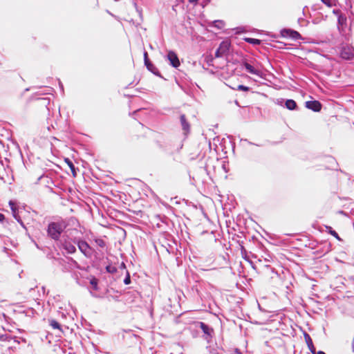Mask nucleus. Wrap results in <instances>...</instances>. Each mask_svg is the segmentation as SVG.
I'll return each mask as SVG.
<instances>
[{
	"instance_id": "1",
	"label": "nucleus",
	"mask_w": 354,
	"mask_h": 354,
	"mask_svg": "<svg viewBox=\"0 0 354 354\" xmlns=\"http://www.w3.org/2000/svg\"><path fill=\"white\" fill-rule=\"evenodd\" d=\"M67 226V222L62 218H58L56 221H50L48 224L46 229L47 236L50 239L57 241L59 240L62 234Z\"/></svg>"
},
{
	"instance_id": "2",
	"label": "nucleus",
	"mask_w": 354,
	"mask_h": 354,
	"mask_svg": "<svg viewBox=\"0 0 354 354\" xmlns=\"http://www.w3.org/2000/svg\"><path fill=\"white\" fill-rule=\"evenodd\" d=\"M74 244H76L80 251L86 257H91L93 252V249L88 245V243L83 240L82 238H74Z\"/></svg>"
},
{
	"instance_id": "3",
	"label": "nucleus",
	"mask_w": 354,
	"mask_h": 354,
	"mask_svg": "<svg viewBox=\"0 0 354 354\" xmlns=\"http://www.w3.org/2000/svg\"><path fill=\"white\" fill-rule=\"evenodd\" d=\"M197 324L205 335V339L209 342L213 337L214 329L203 322H198Z\"/></svg>"
},
{
	"instance_id": "4",
	"label": "nucleus",
	"mask_w": 354,
	"mask_h": 354,
	"mask_svg": "<svg viewBox=\"0 0 354 354\" xmlns=\"http://www.w3.org/2000/svg\"><path fill=\"white\" fill-rule=\"evenodd\" d=\"M230 42L228 41H223L215 52L216 57H222L227 54L230 50Z\"/></svg>"
},
{
	"instance_id": "5",
	"label": "nucleus",
	"mask_w": 354,
	"mask_h": 354,
	"mask_svg": "<svg viewBox=\"0 0 354 354\" xmlns=\"http://www.w3.org/2000/svg\"><path fill=\"white\" fill-rule=\"evenodd\" d=\"M167 58L169 60L170 65L174 68H176L180 65L178 57L174 51L169 50L167 55Z\"/></svg>"
},
{
	"instance_id": "6",
	"label": "nucleus",
	"mask_w": 354,
	"mask_h": 354,
	"mask_svg": "<svg viewBox=\"0 0 354 354\" xmlns=\"http://www.w3.org/2000/svg\"><path fill=\"white\" fill-rule=\"evenodd\" d=\"M305 106L314 112H319L322 110V104L318 100H310L305 102Z\"/></svg>"
},
{
	"instance_id": "7",
	"label": "nucleus",
	"mask_w": 354,
	"mask_h": 354,
	"mask_svg": "<svg viewBox=\"0 0 354 354\" xmlns=\"http://www.w3.org/2000/svg\"><path fill=\"white\" fill-rule=\"evenodd\" d=\"M241 66L246 70V71L248 73L256 75L259 77H262V73L255 68L253 66H252L250 63H248L247 61H243Z\"/></svg>"
},
{
	"instance_id": "8",
	"label": "nucleus",
	"mask_w": 354,
	"mask_h": 354,
	"mask_svg": "<svg viewBox=\"0 0 354 354\" xmlns=\"http://www.w3.org/2000/svg\"><path fill=\"white\" fill-rule=\"evenodd\" d=\"M180 122L183 131V134L187 136L190 131V124L185 114H180Z\"/></svg>"
},
{
	"instance_id": "9",
	"label": "nucleus",
	"mask_w": 354,
	"mask_h": 354,
	"mask_svg": "<svg viewBox=\"0 0 354 354\" xmlns=\"http://www.w3.org/2000/svg\"><path fill=\"white\" fill-rule=\"evenodd\" d=\"M126 300L129 304L133 303L139 299L140 294L138 291L133 290L126 293Z\"/></svg>"
},
{
	"instance_id": "10",
	"label": "nucleus",
	"mask_w": 354,
	"mask_h": 354,
	"mask_svg": "<svg viewBox=\"0 0 354 354\" xmlns=\"http://www.w3.org/2000/svg\"><path fill=\"white\" fill-rule=\"evenodd\" d=\"M75 244L74 243H71L70 241H65L63 244V248L65 250L68 254H73L76 252Z\"/></svg>"
},
{
	"instance_id": "11",
	"label": "nucleus",
	"mask_w": 354,
	"mask_h": 354,
	"mask_svg": "<svg viewBox=\"0 0 354 354\" xmlns=\"http://www.w3.org/2000/svg\"><path fill=\"white\" fill-rule=\"evenodd\" d=\"M145 65L148 71L154 74L156 76L161 77V75L158 69L153 65V64L149 60L147 62H145Z\"/></svg>"
},
{
	"instance_id": "12",
	"label": "nucleus",
	"mask_w": 354,
	"mask_h": 354,
	"mask_svg": "<svg viewBox=\"0 0 354 354\" xmlns=\"http://www.w3.org/2000/svg\"><path fill=\"white\" fill-rule=\"evenodd\" d=\"M304 339H305V341L308 346V349L310 350V351L311 353H313V351H315V347L314 346L313 340H312L310 335L308 333H307L306 332H304Z\"/></svg>"
},
{
	"instance_id": "13",
	"label": "nucleus",
	"mask_w": 354,
	"mask_h": 354,
	"mask_svg": "<svg viewBox=\"0 0 354 354\" xmlns=\"http://www.w3.org/2000/svg\"><path fill=\"white\" fill-rule=\"evenodd\" d=\"M342 58L347 60H350L353 57V53L350 50L349 48H342L340 52Z\"/></svg>"
},
{
	"instance_id": "14",
	"label": "nucleus",
	"mask_w": 354,
	"mask_h": 354,
	"mask_svg": "<svg viewBox=\"0 0 354 354\" xmlns=\"http://www.w3.org/2000/svg\"><path fill=\"white\" fill-rule=\"evenodd\" d=\"M285 107L290 111L297 110L298 109L297 102L292 99H288L285 101Z\"/></svg>"
},
{
	"instance_id": "15",
	"label": "nucleus",
	"mask_w": 354,
	"mask_h": 354,
	"mask_svg": "<svg viewBox=\"0 0 354 354\" xmlns=\"http://www.w3.org/2000/svg\"><path fill=\"white\" fill-rule=\"evenodd\" d=\"M326 232L330 234V235H332L333 236H334L336 239H337L338 241H342V239L339 237V234H337V232L334 230L332 227L330 226H326Z\"/></svg>"
},
{
	"instance_id": "16",
	"label": "nucleus",
	"mask_w": 354,
	"mask_h": 354,
	"mask_svg": "<svg viewBox=\"0 0 354 354\" xmlns=\"http://www.w3.org/2000/svg\"><path fill=\"white\" fill-rule=\"evenodd\" d=\"M225 26V23L222 20H214L212 23V26L216 28L218 30H221Z\"/></svg>"
},
{
	"instance_id": "17",
	"label": "nucleus",
	"mask_w": 354,
	"mask_h": 354,
	"mask_svg": "<svg viewBox=\"0 0 354 354\" xmlns=\"http://www.w3.org/2000/svg\"><path fill=\"white\" fill-rule=\"evenodd\" d=\"M244 40L247 43L254 45V46L259 45L261 43V41L260 39H256V38L245 37L244 39Z\"/></svg>"
},
{
	"instance_id": "18",
	"label": "nucleus",
	"mask_w": 354,
	"mask_h": 354,
	"mask_svg": "<svg viewBox=\"0 0 354 354\" xmlns=\"http://www.w3.org/2000/svg\"><path fill=\"white\" fill-rule=\"evenodd\" d=\"M289 37L294 39V40H298L299 39H301V36L300 33L295 30L290 29V33L289 35Z\"/></svg>"
},
{
	"instance_id": "19",
	"label": "nucleus",
	"mask_w": 354,
	"mask_h": 354,
	"mask_svg": "<svg viewBox=\"0 0 354 354\" xmlns=\"http://www.w3.org/2000/svg\"><path fill=\"white\" fill-rule=\"evenodd\" d=\"M105 269L108 273H111V274L116 272L118 270L117 268L111 264L107 265L106 266Z\"/></svg>"
},
{
	"instance_id": "20",
	"label": "nucleus",
	"mask_w": 354,
	"mask_h": 354,
	"mask_svg": "<svg viewBox=\"0 0 354 354\" xmlns=\"http://www.w3.org/2000/svg\"><path fill=\"white\" fill-rule=\"evenodd\" d=\"M38 100L41 102V104L44 105L46 107H48V106L50 104V100L49 97H38L37 98Z\"/></svg>"
},
{
	"instance_id": "21",
	"label": "nucleus",
	"mask_w": 354,
	"mask_h": 354,
	"mask_svg": "<svg viewBox=\"0 0 354 354\" xmlns=\"http://www.w3.org/2000/svg\"><path fill=\"white\" fill-rule=\"evenodd\" d=\"M65 162L67 163V165L70 167L71 171L73 172V176H75V165H73V163L72 162V161L71 160H69L68 158H66Z\"/></svg>"
},
{
	"instance_id": "22",
	"label": "nucleus",
	"mask_w": 354,
	"mask_h": 354,
	"mask_svg": "<svg viewBox=\"0 0 354 354\" xmlns=\"http://www.w3.org/2000/svg\"><path fill=\"white\" fill-rule=\"evenodd\" d=\"M50 325L54 328V329H61V325L60 324L57 322L55 319H50L49 320Z\"/></svg>"
},
{
	"instance_id": "23",
	"label": "nucleus",
	"mask_w": 354,
	"mask_h": 354,
	"mask_svg": "<svg viewBox=\"0 0 354 354\" xmlns=\"http://www.w3.org/2000/svg\"><path fill=\"white\" fill-rule=\"evenodd\" d=\"M12 339V337L8 334L0 335V340L2 342H10Z\"/></svg>"
},
{
	"instance_id": "24",
	"label": "nucleus",
	"mask_w": 354,
	"mask_h": 354,
	"mask_svg": "<svg viewBox=\"0 0 354 354\" xmlns=\"http://www.w3.org/2000/svg\"><path fill=\"white\" fill-rule=\"evenodd\" d=\"M337 22L339 25H344L346 22V17L344 15L342 14L337 17Z\"/></svg>"
},
{
	"instance_id": "25",
	"label": "nucleus",
	"mask_w": 354,
	"mask_h": 354,
	"mask_svg": "<svg viewBox=\"0 0 354 354\" xmlns=\"http://www.w3.org/2000/svg\"><path fill=\"white\" fill-rule=\"evenodd\" d=\"M95 242L99 247L102 248H104L106 246V243L102 239H95Z\"/></svg>"
},
{
	"instance_id": "26",
	"label": "nucleus",
	"mask_w": 354,
	"mask_h": 354,
	"mask_svg": "<svg viewBox=\"0 0 354 354\" xmlns=\"http://www.w3.org/2000/svg\"><path fill=\"white\" fill-rule=\"evenodd\" d=\"M281 35L283 37H289V35L290 33V29L289 28H283L281 32Z\"/></svg>"
},
{
	"instance_id": "27",
	"label": "nucleus",
	"mask_w": 354,
	"mask_h": 354,
	"mask_svg": "<svg viewBox=\"0 0 354 354\" xmlns=\"http://www.w3.org/2000/svg\"><path fill=\"white\" fill-rule=\"evenodd\" d=\"M124 283L126 285H129L131 283V276L129 271L127 270L126 271V276L124 279Z\"/></svg>"
},
{
	"instance_id": "28",
	"label": "nucleus",
	"mask_w": 354,
	"mask_h": 354,
	"mask_svg": "<svg viewBox=\"0 0 354 354\" xmlns=\"http://www.w3.org/2000/svg\"><path fill=\"white\" fill-rule=\"evenodd\" d=\"M321 1L328 8H331L335 5L333 2V0H321Z\"/></svg>"
},
{
	"instance_id": "29",
	"label": "nucleus",
	"mask_w": 354,
	"mask_h": 354,
	"mask_svg": "<svg viewBox=\"0 0 354 354\" xmlns=\"http://www.w3.org/2000/svg\"><path fill=\"white\" fill-rule=\"evenodd\" d=\"M90 283L91 285L93 286V289L94 290H97L98 289V286H97V280L96 279V278H93L91 281H90Z\"/></svg>"
},
{
	"instance_id": "30",
	"label": "nucleus",
	"mask_w": 354,
	"mask_h": 354,
	"mask_svg": "<svg viewBox=\"0 0 354 354\" xmlns=\"http://www.w3.org/2000/svg\"><path fill=\"white\" fill-rule=\"evenodd\" d=\"M237 89H238L239 91H250V87H248V86H245V85L240 84V85H239V86H238Z\"/></svg>"
},
{
	"instance_id": "31",
	"label": "nucleus",
	"mask_w": 354,
	"mask_h": 354,
	"mask_svg": "<svg viewBox=\"0 0 354 354\" xmlns=\"http://www.w3.org/2000/svg\"><path fill=\"white\" fill-rule=\"evenodd\" d=\"M11 209H12V212H14V217L17 219V221H18V222H19V223H20L23 227H24V223H23L22 221H21V219L20 218V217H19V216H18V217H17V216L16 215V214H15V209H13V207H11Z\"/></svg>"
},
{
	"instance_id": "32",
	"label": "nucleus",
	"mask_w": 354,
	"mask_h": 354,
	"mask_svg": "<svg viewBox=\"0 0 354 354\" xmlns=\"http://www.w3.org/2000/svg\"><path fill=\"white\" fill-rule=\"evenodd\" d=\"M333 13L336 15L337 17L338 16L341 15L342 14V11L339 9H333Z\"/></svg>"
},
{
	"instance_id": "33",
	"label": "nucleus",
	"mask_w": 354,
	"mask_h": 354,
	"mask_svg": "<svg viewBox=\"0 0 354 354\" xmlns=\"http://www.w3.org/2000/svg\"><path fill=\"white\" fill-rule=\"evenodd\" d=\"M143 56H144V63L145 62H147L148 61L150 60L149 57H148V53H147V51L144 52Z\"/></svg>"
},
{
	"instance_id": "34",
	"label": "nucleus",
	"mask_w": 354,
	"mask_h": 354,
	"mask_svg": "<svg viewBox=\"0 0 354 354\" xmlns=\"http://www.w3.org/2000/svg\"><path fill=\"white\" fill-rule=\"evenodd\" d=\"M211 1V0H203L202 3H201V5L203 7H205L206 6L209 2Z\"/></svg>"
},
{
	"instance_id": "35",
	"label": "nucleus",
	"mask_w": 354,
	"mask_h": 354,
	"mask_svg": "<svg viewBox=\"0 0 354 354\" xmlns=\"http://www.w3.org/2000/svg\"><path fill=\"white\" fill-rule=\"evenodd\" d=\"M233 354H243V353L239 348H236L234 349Z\"/></svg>"
},
{
	"instance_id": "36",
	"label": "nucleus",
	"mask_w": 354,
	"mask_h": 354,
	"mask_svg": "<svg viewBox=\"0 0 354 354\" xmlns=\"http://www.w3.org/2000/svg\"><path fill=\"white\" fill-rule=\"evenodd\" d=\"M312 354H326L324 351H316V349L315 350V351H313V353H311Z\"/></svg>"
},
{
	"instance_id": "37",
	"label": "nucleus",
	"mask_w": 354,
	"mask_h": 354,
	"mask_svg": "<svg viewBox=\"0 0 354 354\" xmlns=\"http://www.w3.org/2000/svg\"><path fill=\"white\" fill-rule=\"evenodd\" d=\"M120 268L122 269V270H125L126 269V265L124 262H122L120 266Z\"/></svg>"
},
{
	"instance_id": "38",
	"label": "nucleus",
	"mask_w": 354,
	"mask_h": 354,
	"mask_svg": "<svg viewBox=\"0 0 354 354\" xmlns=\"http://www.w3.org/2000/svg\"><path fill=\"white\" fill-rule=\"evenodd\" d=\"M241 250L242 255H245L246 254V250L245 249V248L243 246H241Z\"/></svg>"
},
{
	"instance_id": "39",
	"label": "nucleus",
	"mask_w": 354,
	"mask_h": 354,
	"mask_svg": "<svg viewBox=\"0 0 354 354\" xmlns=\"http://www.w3.org/2000/svg\"><path fill=\"white\" fill-rule=\"evenodd\" d=\"M198 0H188L190 3L196 4Z\"/></svg>"
},
{
	"instance_id": "40",
	"label": "nucleus",
	"mask_w": 354,
	"mask_h": 354,
	"mask_svg": "<svg viewBox=\"0 0 354 354\" xmlns=\"http://www.w3.org/2000/svg\"><path fill=\"white\" fill-rule=\"evenodd\" d=\"M5 219L4 214L0 213V221L2 222Z\"/></svg>"
},
{
	"instance_id": "41",
	"label": "nucleus",
	"mask_w": 354,
	"mask_h": 354,
	"mask_svg": "<svg viewBox=\"0 0 354 354\" xmlns=\"http://www.w3.org/2000/svg\"><path fill=\"white\" fill-rule=\"evenodd\" d=\"M72 260H73V263L75 265V266H76L77 268H79V266H78L77 262L76 261L73 260V259H72Z\"/></svg>"
},
{
	"instance_id": "42",
	"label": "nucleus",
	"mask_w": 354,
	"mask_h": 354,
	"mask_svg": "<svg viewBox=\"0 0 354 354\" xmlns=\"http://www.w3.org/2000/svg\"><path fill=\"white\" fill-rule=\"evenodd\" d=\"M59 86H60L61 89L63 90V85L60 82H59Z\"/></svg>"
},
{
	"instance_id": "43",
	"label": "nucleus",
	"mask_w": 354,
	"mask_h": 354,
	"mask_svg": "<svg viewBox=\"0 0 354 354\" xmlns=\"http://www.w3.org/2000/svg\"><path fill=\"white\" fill-rule=\"evenodd\" d=\"M245 141L248 142L250 145H254V143L248 141V140H245Z\"/></svg>"
}]
</instances>
